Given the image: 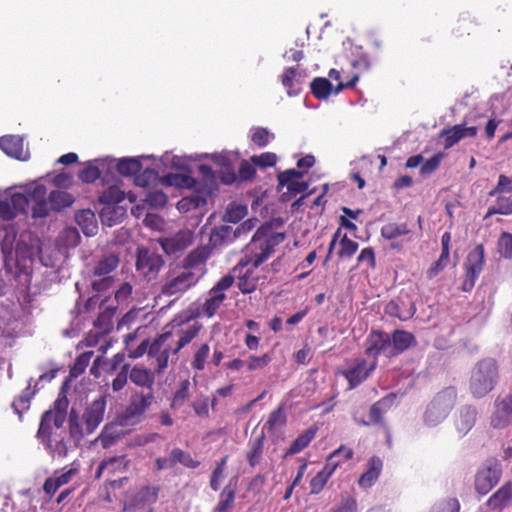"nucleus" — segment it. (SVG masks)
<instances>
[{
  "mask_svg": "<svg viewBox=\"0 0 512 512\" xmlns=\"http://www.w3.org/2000/svg\"><path fill=\"white\" fill-rule=\"evenodd\" d=\"M284 239V233L267 235L266 231L261 229L254 233L247 245L245 256L234 268L235 272L240 269L237 286L243 294H250L257 289L259 277L255 275L254 269L265 262Z\"/></svg>",
  "mask_w": 512,
  "mask_h": 512,
  "instance_id": "1",
  "label": "nucleus"
},
{
  "mask_svg": "<svg viewBox=\"0 0 512 512\" xmlns=\"http://www.w3.org/2000/svg\"><path fill=\"white\" fill-rule=\"evenodd\" d=\"M203 326L195 322L186 328L176 331H165L155 337L151 342L148 355L156 362V372L161 374L168 367L171 354H177L190 344L200 333Z\"/></svg>",
  "mask_w": 512,
  "mask_h": 512,
  "instance_id": "2",
  "label": "nucleus"
},
{
  "mask_svg": "<svg viewBox=\"0 0 512 512\" xmlns=\"http://www.w3.org/2000/svg\"><path fill=\"white\" fill-rule=\"evenodd\" d=\"M416 346L417 339L409 331L396 329L389 334L381 330H372L365 340V354L377 362L379 356L392 359Z\"/></svg>",
  "mask_w": 512,
  "mask_h": 512,
  "instance_id": "3",
  "label": "nucleus"
},
{
  "mask_svg": "<svg viewBox=\"0 0 512 512\" xmlns=\"http://www.w3.org/2000/svg\"><path fill=\"white\" fill-rule=\"evenodd\" d=\"M64 423L65 416L62 412H44L42 414L37 437L53 458H64L68 453Z\"/></svg>",
  "mask_w": 512,
  "mask_h": 512,
  "instance_id": "4",
  "label": "nucleus"
},
{
  "mask_svg": "<svg viewBox=\"0 0 512 512\" xmlns=\"http://www.w3.org/2000/svg\"><path fill=\"white\" fill-rule=\"evenodd\" d=\"M499 366L494 358L487 357L479 360L471 370L469 392L475 399H482L497 385Z\"/></svg>",
  "mask_w": 512,
  "mask_h": 512,
  "instance_id": "5",
  "label": "nucleus"
},
{
  "mask_svg": "<svg viewBox=\"0 0 512 512\" xmlns=\"http://www.w3.org/2000/svg\"><path fill=\"white\" fill-rule=\"evenodd\" d=\"M155 402L154 391L135 390L121 416L123 425H137L145 418L148 410Z\"/></svg>",
  "mask_w": 512,
  "mask_h": 512,
  "instance_id": "6",
  "label": "nucleus"
},
{
  "mask_svg": "<svg viewBox=\"0 0 512 512\" xmlns=\"http://www.w3.org/2000/svg\"><path fill=\"white\" fill-rule=\"evenodd\" d=\"M397 399L395 393H389L373 403L369 409L368 418H360L357 412L353 414V420L360 426H379L386 431L387 442L390 443L389 427L385 421V414L394 406Z\"/></svg>",
  "mask_w": 512,
  "mask_h": 512,
  "instance_id": "7",
  "label": "nucleus"
},
{
  "mask_svg": "<svg viewBox=\"0 0 512 512\" xmlns=\"http://www.w3.org/2000/svg\"><path fill=\"white\" fill-rule=\"evenodd\" d=\"M200 278L196 271L183 268L171 270L166 275L161 294L169 297L181 295L194 287Z\"/></svg>",
  "mask_w": 512,
  "mask_h": 512,
  "instance_id": "8",
  "label": "nucleus"
},
{
  "mask_svg": "<svg viewBox=\"0 0 512 512\" xmlns=\"http://www.w3.org/2000/svg\"><path fill=\"white\" fill-rule=\"evenodd\" d=\"M456 399L457 390L454 387H447L440 391L428 405L424 416L425 421L434 425L445 419L455 405Z\"/></svg>",
  "mask_w": 512,
  "mask_h": 512,
  "instance_id": "9",
  "label": "nucleus"
},
{
  "mask_svg": "<svg viewBox=\"0 0 512 512\" xmlns=\"http://www.w3.org/2000/svg\"><path fill=\"white\" fill-rule=\"evenodd\" d=\"M235 282V277L231 274L225 275L209 290L208 297L199 309V314L207 318L213 317L223 302L226 300V291L230 289Z\"/></svg>",
  "mask_w": 512,
  "mask_h": 512,
  "instance_id": "10",
  "label": "nucleus"
},
{
  "mask_svg": "<svg viewBox=\"0 0 512 512\" xmlns=\"http://www.w3.org/2000/svg\"><path fill=\"white\" fill-rule=\"evenodd\" d=\"M501 476V464L495 459L486 461V463L478 469L474 477V488L476 492L481 495H486L498 484Z\"/></svg>",
  "mask_w": 512,
  "mask_h": 512,
  "instance_id": "11",
  "label": "nucleus"
},
{
  "mask_svg": "<svg viewBox=\"0 0 512 512\" xmlns=\"http://www.w3.org/2000/svg\"><path fill=\"white\" fill-rule=\"evenodd\" d=\"M485 265V249L483 244H478L467 255L465 262V279L461 289L469 292L475 286L476 280L482 272Z\"/></svg>",
  "mask_w": 512,
  "mask_h": 512,
  "instance_id": "12",
  "label": "nucleus"
},
{
  "mask_svg": "<svg viewBox=\"0 0 512 512\" xmlns=\"http://www.w3.org/2000/svg\"><path fill=\"white\" fill-rule=\"evenodd\" d=\"M163 265L164 260L161 255L152 252L144 247L138 248L136 269L148 281L153 280L157 277Z\"/></svg>",
  "mask_w": 512,
  "mask_h": 512,
  "instance_id": "13",
  "label": "nucleus"
},
{
  "mask_svg": "<svg viewBox=\"0 0 512 512\" xmlns=\"http://www.w3.org/2000/svg\"><path fill=\"white\" fill-rule=\"evenodd\" d=\"M512 424V394L497 397L494 401L490 425L494 429L502 430Z\"/></svg>",
  "mask_w": 512,
  "mask_h": 512,
  "instance_id": "14",
  "label": "nucleus"
},
{
  "mask_svg": "<svg viewBox=\"0 0 512 512\" xmlns=\"http://www.w3.org/2000/svg\"><path fill=\"white\" fill-rule=\"evenodd\" d=\"M28 207L29 198L23 193H14L0 200V219L13 220L20 213L26 214Z\"/></svg>",
  "mask_w": 512,
  "mask_h": 512,
  "instance_id": "15",
  "label": "nucleus"
},
{
  "mask_svg": "<svg viewBox=\"0 0 512 512\" xmlns=\"http://www.w3.org/2000/svg\"><path fill=\"white\" fill-rule=\"evenodd\" d=\"M130 467V459L126 455L112 456L103 459L95 473V478L100 479L103 475L108 478L124 474Z\"/></svg>",
  "mask_w": 512,
  "mask_h": 512,
  "instance_id": "16",
  "label": "nucleus"
},
{
  "mask_svg": "<svg viewBox=\"0 0 512 512\" xmlns=\"http://www.w3.org/2000/svg\"><path fill=\"white\" fill-rule=\"evenodd\" d=\"M160 487L158 485L150 486L145 485L139 488L138 491L131 494L126 501V508L134 511L143 508L147 505H152L157 502L159 497Z\"/></svg>",
  "mask_w": 512,
  "mask_h": 512,
  "instance_id": "17",
  "label": "nucleus"
},
{
  "mask_svg": "<svg viewBox=\"0 0 512 512\" xmlns=\"http://www.w3.org/2000/svg\"><path fill=\"white\" fill-rule=\"evenodd\" d=\"M377 362L373 361L368 365L365 359L357 360L356 364L342 372L348 382L349 389H355L362 384L376 369Z\"/></svg>",
  "mask_w": 512,
  "mask_h": 512,
  "instance_id": "18",
  "label": "nucleus"
},
{
  "mask_svg": "<svg viewBox=\"0 0 512 512\" xmlns=\"http://www.w3.org/2000/svg\"><path fill=\"white\" fill-rule=\"evenodd\" d=\"M512 504V482L500 486L486 501L485 506L491 512H503Z\"/></svg>",
  "mask_w": 512,
  "mask_h": 512,
  "instance_id": "19",
  "label": "nucleus"
},
{
  "mask_svg": "<svg viewBox=\"0 0 512 512\" xmlns=\"http://www.w3.org/2000/svg\"><path fill=\"white\" fill-rule=\"evenodd\" d=\"M106 408L104 399L94 400L86 409L82 416L87 434L93 433L103 421Z\"/></svg>",
  "mask_w": 512,
  "mask_h": 512,
  "instance_id": "20",
  "label": "nucleus"
},
{
  "mask_svg": "<svg viewBox=\"0 0 512 512\" xmlns=\"http://www.w3.org/2000/svg\"><path fill=\"white\" fill-rule=\"evenodd\" d=\"M212 250L209 246H200L192 250L182 261V268L191 271L198 270V275H203L207 260L211 257Z\"/></svg>",
  "mask_w": 512,
  "mask_h": 512,
  "instance_id": "21",
  "label": "nucleus"
},
{
  "mask_svg": "<svg viewBox=\"0 0 512 512\" xmlns=\"http://www.w3.org/2000/svg\"><path fill=\"white\" fill-rule=\"evenodd\" d=\"M478 410L473 405H464L456 413L454 426L460 436H465L476 424Z\"/></svg>",
  "mask_w": 512,
  "mask_h": 512,
  "instance_id": "22",
  "label": "nucleus"
},
{
  "mask_svg": "<svg viewBox=\"0 0 512 512\" xmlns=\"http://www.w3.org/2000/svg\"><path fill=\"white\" fill-rule=\"evenodd\" d=\"M129 379L144 391H154L155 372L144 365L136 364L129 368Z\"/></svg>",
  "mask_w": 512,
  "mask_h": 512,
  "instance_id": "23",
  "label": "nucleus"
},
{
  "mask_svg": "<svg viewBox=\"0 0 512 512\" xmlns=\"http://www.w3.org/2000/svg\"><path fill=\"white\" fill-rule=\"evenodd\" d=\"M192 242L193 234L188 230H181L174 236L164 239L161 246L168 255H176L188 248Z\"/></svg>",
  "mask_w": 512,
  "mask_h": 512,
  "instance_id": "24",
  "label": "nucleus"
},
{
  "mask_svg": "<svg viewBox=\"0 0 512 512\" xmlns=\"http://www.w3.org/2000/svg\"><path fill=\"white\" fill-rule=\"evenodd\" d=\"M304 174V171L288 169L278 175V181L281 186H286L289 192L296 195L305 192L309 187L308 182L298 181Z\"/></svg>",
  "mask_w": 512,
  "mask_h": 512,
  "instance_id": "25",
  "label": "nucleus"
},
{
  "mask_svg": "<svg viewBox=\"0 0 512 512\" xmlns=\"http://www.w3.org/2000/svg\"><path fill=\"white\" fill-rule=\"evenodd\" d=\"M478 128L476 126L466 127L465 124H456L451 128L444 129L441 136L445 138L444 148L449 149L466 137H475Z\"/></svg>",
  "mask_w": 512,
  "mask_h": 512,
  "instance_id": "26",
  "label": "nucleus"
},
{
  "mask_svg": "<svg viewBox=\"0 0 512 512\" xmlns=\"http://www.w3.org/2000/svg\"><path fill=\"white\" fill-rule=\"evenodd\" d=\"M280 80L289 96L297 95L301 91L302 75L298 66L284 69Z\"/></svg>",
  "mask_w": 512,
  "mask_h": 512,
  "instance_id": "27",
  "label": "nucleus"
},
{
  "mask_svg": "<svg viewBox=\"0 0 512 512\" xmlns=\"http://www.w3.org/2000/svg\"><path fill=\"white\" fill-rule=\"evenodd\" d=\"M99 310V315L94 321V328L101 330L102 333L109 334L113 329V317L116 307L107 305V300L105 299L100 303Z\"/></svg>",
  "mask_w": 512,
  "mask_h": 512,
  "instance_id": "28",
  "label": "nucleus"
},
{
  "mask_svg": "<svg viewBox=\"0 0 512 512\" xmlns=\"http://www.w3.org/2000/svg\"><path fill=\"white\" fill-rule=\"evenodd\" d=\"M336 469L337 464L332 460L326 461L324 467L310 480V494H319Z\"/></svg>",
  "mask_w": 512,
  "mask_h": 512,
  "instance_id": "29",
  "label": "nucleus"
},
{
  "mask_svg": "<svg viewBox=\"0 0 512 512\" xmlns=\"http://www.w3.org/2000/svg\"><path fill=\"white\" fill-rule=\"evenodd\" d=\"M382 470V461L379 457L373 456L368 461L367 470L360 476L358 479V485L362 488L371 487L378 477L380 476Z\"/></svg>",
  "mask_w": 512,
  "mask_h": 512,
  "instance_id": "30",
  "label": "nucleus"
},
{
  "mask_svg": "<svg viewBox=\"0 0 512 512\" xmlns=\"http://www.w3.org/2000/svg\"><path fill=\"white\" fill-rule=\"evenodd\" d=\"M266 436L264 432L252 437L248 443L249 450L246 454L248 464L251 467L257 466L263 456Z\"/></svg>",
  "mask_w": 512,
  "mask_h": 512,
  "instance_id": "31",
  "label": "nucleus"
},
{
  "mask_svg": "<svg viewBox=\"0 0 512 512\" xmlns=\"http://www.w3.org/2000/svg\"><path fill=\"white\" fill-rule=\"evenodd\" d=\"M75 220L86 236H94L98 231L95 213L91 209H83L76 213Z\"/></svg>",
  "mask_w": 512,
  "mask_h": 512,
  "instance_id": "32",
  "label": "nucleus"
},
{
  "mask_svg": "<svg viewBox=\"0 0 512 512\" xmlns=\"http://www.w3.org/2000/svg\"><path fill=\"white\" fill-rule=\"evenodd\" d=\"M0 149L8 156L20 159L23 153V140L15 135L1 136Z\"/></svg>",
  "mask_w": 512,
  "mask_h": 512,
  "instance_id": "33",
  "label": "nucleus"
},
{
  "mask_svg": "<svg viewBox=\"0 0 512 512\" xmlns=\"http://www.w3.org/2000/svg\"><path fill=\"white\" fill-rule=\"evenodd\" d=\"M120 263L119 256L115 253H109L104 255L94 266L93 275L94 276H107L112 271H114Z\"/></svg>",
  "mask_w": 512,
  "mask_h": 512,
  "instance_id": "34",
  "label": "nucleus"
},
{
  "mask_svg": "<svg viewBox=\"0 0 512 512\" xmlns=\"http://www.w3.org/2000/svg\"><path fill=\"white\" fill-rule=\"evenodd\" d=\"M235 229L227 224L215 227L212 230L210 241L214 246H221L234 241L237 236L234 235Z\"/></svg>",
  "mask_w": 512,
  "mask_h": 512,
  "instance_id": "35",
  "label": "nucleus"
},
{
  "mask_svg": "<svg viewBox=\"0 0 512 512\" xmlns=\"http://www.w3.org/2000/svg\"><path fill=\"white\" fill-rule=\"evenodd\" d=\"M74 473L75 471L70 469L59 476L48 478L43 485L44 492L52 497L61 486L67 484L71 480Z\"/></svg>",
  "mask_w": 512,
  "mask_h": 512,
  "instance_id": "36",
  "label": "nucleus"
},
{
  "mask_svg": "<svg viewBox=\"0 0 512 512\" xmlns=\"http://www.w3.org/2000/svg\"><path fill=\"white\" fill-rule=\"evenodd\" d=\"M317 432V428L311 427L307 429L304 433L299 435L290 445L289 449L287 450L286 454L293 455L301 452L303 449H305L310 442L314 439Z\"/></svg>",
  "mask_w": 512,
  "mask_h": 512,
  "instance_id": "37",
  "label": "nucleus"
},
{
  "mask_svg": "<svg viewBox=\"0 0 512 512\" xmlns=\"http://www.w3.org/2000/svg\"><path fill=\"white\" fill-rule=\"evenodd\" d=\"M116 168L122 176H136L141 171L142 164L137 158H122Z\"/></svg>",
  "mask_w": 512,
  "mask_h": 512,
  "instance_id": "38",
  "label": "nucleus"
},
{
  "mask_svg": "<svg viewBox=\"0 0 512 512\" xmlns=\"http://www.w3.org/2000/svg\"><path fill=\"white\" fill-rule=\"evenodd\" d=\"M410 229L406 223H387L381 228V236L387 240H393L407 235Z\"/></svg>",
  "mask_w": 512,
  "mask_h": 512,
  "instance_id": "39",
  "label": "nucleus"
},
{
  "mask_svg": "<svg viewBox=\"0 0 512 512\" xmlns=\"http://www.w3.org/2000/svg\"><path fill=\"white\" fill-rule=\"evenodd\" d=\"M332 88L331 82L321 77L315 78L310 84L311 93L317 99H327L332 92Z\"/></svg>",
  "mask_w": 512,
  "mask_h": 512,
  "instance_id": "40",
  "label": "nucleus"
},
{
  "mask_svg": "<svg viewBox=\"0 0 512 512\" xmlns=\"http://www.w3.org/2000/svg\"><path fill=\"white\" fill-rule=\"evenodd\" d=\"M190 381L188 379L182 380L176 389L172 402L171 408L178 409L184 405V403L190 398Z\"/></svg>",
  "mask_w": 512,
  "mask_h": 512,
  "instance_id": "41",
  "label": "nucleus"
},
{
  "mask_svg": "<svg viewBox=\"0 0 512 512\" xmlns=\"http://www.w3.org/2000/svg\"><path fill=\"white\" fill-rule=\"evenodd\" d=\"M210 355V346L207 343L201 344L194 352L191 367L196 371H203Z\"/></svg>",
  "mask_w": 512,
  "mask_h": 512,
  "instance_id": "42",
  "label": "nucleus"
},
{
  "mask_svg": "<svg viewBox=\"0 0 512 512\" xmlns=\"http://www.w3.org/2000/svg\"><path fill=\"white\" fill-rule=\"evenodd\" d=\"M125 193L116 185L109 186L99 196V202L106 205H115L123 201Z\"/></svg>",
  "mask_w": 512,
  "mask_h": 512,
  "instance_id": "43",
  "label": "nucleus"
},
{
  "mask_svg": "<svg viewBox=\"0 0 512 512\" xmlns=\"http://www.w3.org/2000/svg\"><path fill=\"white\" fill-rule=\"evenodd\" d=\"M235 489L226 486L220 493V500L212 512H226L234 507Z\"/></svg>",
  "mask_w": 512,
  "mask_h": 512,
  "instance_id": "44",
  "label": "nucleus"
},
{
  "mask_svg": "<svg viewBox=\"0 0 512 512\" xmlns=\"http://www.w3.org/2000/svg\"><path fill=\"white\" fill-rule=\"evenodd\" d=\"M69 434L72 438L80 440L86 433L78 413L72 409L69 415Z\"/></svg>",
  "mask_w": 512,
  "mask_h": 512,
  "instance_id": "45",
  "label": "nucleus"
},
{
  "mask_svg": "<svg viewBox=\"0 0 512 512\" xmlns=\"http://www.w3.org/2000/svg\"><path fill=\"white\" fill-rule=\"evenodd\" d=\"M342 72H343V70L339 71V70H336V69H331L329 71V77L331 79H333V80L338 81V85L335 88V93H339L340 91H342L345 88H352V87H354L355 84L359 80V74L355 73L351 77H347L346 80L343 81L342 78H341Z\"/></svg>",
  "mask_w": 512,
  "mask_h": 512,
  "instance_id": "46",
  "label": "nucleus"
},
{
  "mask_svg": "<svg viewBox=\"0 0 512 512\" xmlns=\"http://www.w3.org/2000/svg\"><path fill=\"white\" fill-rule=\"evenodd\" d=\"M495 214H512V199L509 197H498L496 205L488 208L485 218Z\"/></svg>",
  "mask_w": 512,
  "mask_h": 512,
  "instance_id": "47",
  "label": "nucleus"
},
{
  "mask_svg": "<svg viewBox=\"0 0 512 512\" xmlns=\"http://www.w3.org/2000/svg\"><path fill=\"white\" fill-rule=\"evenodd\" d=\"M250 139L256 146L263 148L274 139V135L267 128L255 127L251 130Z\"/></svg>",
  "mask_w": 512,
  "mask_h": 512,
  "instance_id": "48",
  "label": "nucleus"
},
{
  "mask_svg": "<svg viewBox=\"0 0 512 512\" xmlns=\"http://www.w3.org/2000/svg\"><path fill=\"white\" fill-rule=\"evenodd\" d=\"M93 354V351H86L76 358L73 366L70 368V374L72 377L77 378L85 372Z\"/></svg>",
  "mask_w": 512,
  "mask_h": 512,
  "instance_id": "49",
  "label": "nucleus"
},
{
  "mask_svg": "<svg viewBox=\"0 0 512 512\" xmlns=\"http://www.w3.org/2000/svg\"><path fill=\"white\" fill-rule=\"evenodd\" d=\"M286 419L284 407L281 405L269 414L265 427H267L269 431H274L277 428L282 427L286 423Z\"/></svg>",
  "mask_w": 512,
  "mask_h": 512,
  "instance_id": "50",
  "label": "nucleus"
},
{
  "mask_svg": "<svg viewBox=\"0 0 512 512\" xmlns=\"http://www.w3.org/2000/svg\"><path fill=\"white\" fill-rule=\"evenodd\" d=\"M165 182L170 186L180 188H192L196 183L193 177L184 174H168L165 177Z\"/></svg>",
  "mask_w": 512,
  "mask_h": 512,
  "instance_id": "51",
  "label": "nucleus"
},
{
  "mask_svg": "<svg viewBox=\"0 0 512 512\" xmlns=\"http://www.w3.org/2000/svg\"><path fill=\"white\" fill-rule=\"evenodd\" d=\"M497 249L502 257L512 259V233L502 232L500 234Z\"/></svg>",
  "mask_w": 512,
  "mask_h": 512,
  "instance_id": "52",
  "label": "nucleus"
},
{
  "mask_svg": "<svg viewBox=\"0 0 512 512\" xmlns=\"http://www.w3.org/2000/svg\"><path fill=\"white\" fill-rule=\"evenodd\" d=\"M172 456L175 460V465L177 463H181L182 465L188 468H197L200 465V462L195 460L190 453L180 448L173 449Z\"/></svg>",
  "mask_w": 512,
  "mask_h": 512,
  "instance_id": "53",
  "label": "nucleus"
},
{
  "mask_svg": "<svg viewBox=\"0 0 512 512\" xmlns=\"http://www.w3.org/2000/svg\"><path fill=\"white\" fill-rule=\"evenodd\" d=\"M450 261V253L441 251L439 258L427 270L426 275L428 279L435 278L441 271H443Z\"/></svg>",
  "mask_w": 512,
  "mask_h": 512,
  "instance_id": "54",
  "label": "nucleus"
},
{
  "mask_svg": "<svg viewBox=\"0 0 512 512\" xmlns=\"http://www.w3.org/2000/svg\"><path fill=\"white\" fill-rule=\"evenodd\" d=\"M229 456L225 455L221 458L220 461L216 463V467L214 468L211 477H210V487L213 491L219 490L220 487V479L223 476L225 466L227 464Z\"/></svg>",
  "mask_w": 512,
  "mask_h": 512,
  "instance_id": "55",
  "label": "nucleus"
},
{
  "mask_svg": "<svg viewBox=\"0 0 512 512\" xmlns=\"http://www.w3.org/2000/svg\"><path fill=\"white\" fill-rule=\"evenodd\" d=\"M212 159L216 164L224 167L227 170V173L224 174L222 177V181L226 184L233 183L236 176H235V173L233 172V169H232V166H231V163H230V160L228 159V157L225 155L219 154V155H213Z\"/></svg>",
  "mask_w": 512,
  "mask_h": 512,
  "instance_id": "56",
  "label": "nucleus"
},
{
  "mask_svg": "<svg viewBox=\"0 0 512 512\" xmlns=\"http://www.w3.org/2000/svg\"><path fill=\"white\" fill-rule=\"evenodd\" d=\"M358 249V243L348 238L346 234L340 240V249L338 255L340 258L352 257Z\"/></svg>",
  "mask_w": 512,
  "mask_h": 512,
  "instance_id": "57",
  "label": "nucleus"
},
{
  "mask_svg": "<svg viewBox=\"0 0 512 512\" xmlns=\"http://www.w3.org/2000/svg\"><path fill=\"white\" fill-rule=\"evenodd\" d=\"M129 368H130V364H128V363H125L121 366L120 371L117 373L115 378L112 380L111 387H112L113 392H119L127 385L128 378H129Z\"/></svg>",
  "mask_w": 512,
  "mask_h": 512,
  "instance_id": "58",
  "label": "nucleus"
},
{
  "mask_svg": "<svg viewBox=\"0 0 512 512\" xmlns=\"http://www.w3.org/2000/svg\"><path fill=\"white\" fill-rule=\"evenodd\" d=\"M158 172L154 169L147 168L142 173L135 176V183L139 187H149L151 184L155 183L158 179Z\"/></svg>",
  "mask_w": 512,
  "mask_h": 512,
  "instance_id": "59",
  "label": "nucleus"
},
{
  "mask_svg": "<svg viewBox=\"0 0 512 512\" xmlns=\"http://www.w3.org/2000/svg\"><path fill=\"white\" fill-rule=\"evenodd\" d=\"M253 165L260 168L273 167L277 162V156L272 152H264L260 155H254L250 158Z\"/></svg>",
  "mask_w": 512,
  "mask_h": 512,
  "instance_id": "60",
  "label": "nucleus"
},
{
  "mask_svg": "<svg viewBox=\"0 0 512 512\" xmlns=\"http://www.w3.org/2000/svg\"><path fill=\"white\" fill-rule=\"evenodd\" d=\"M354 452L351 448L341 445L338 449L333 451L326 461L332 460L334 464H337V467L341 464L342 461L352 459Z\"/></svg>",
  "mask_w": 512,
  "mask_h": 512,
  "instance_id": "61",
  "label": "nucleus"
},
{
  "mask_svg": "<svg viewBox=\"0 0 512 512\" xmlns=\"http://www.w3.org/2000/svg\"><path fill=\"white\" fill-rule=\"evenodd\" d=\"M79 179L84 183H93L100 177V170L97 166L89 162L78 175Z\"/></svg>",
  "mask_w": 512,
  "mask_h": 512,
  "instance_id": "62",
  "label": "nucleus"
},
{
  "mask_svg": "<svg viewBox=\"0 0 512 512\" xmlns=\"http://www.w3.org/2000/svg\"><path fill=\"white\" fill-rule=\"evenodd\" d=\"M460 504L456 498H448L435 504L431 512H459Z\"/></svg>",
  "mask_w": 512,
  "mask_h": 512,
  "instance_id": "63",
  "label": "nucleus"
},
{
  "mask_svg": "<svg viewBox=\"0 0 512 512\" xmlns=\"http://www.w3.org/2000/svg\"><path fill=\"white\" fill-rule=\"evenodd\" d=\"M357 501L352 496L342 497L340 503L331 509V512H357Z\"/></svg>",
  "mask_w": 512,
  "mask_h": 512,
  "instance_id": "64",
  "label": "nucleus"
}]
</instances>
